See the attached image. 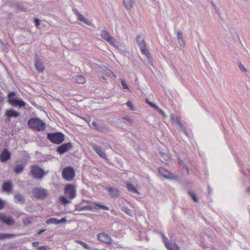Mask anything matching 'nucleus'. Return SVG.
<instances>
[{
    "mask_svg": "<svg viewBox=\"0 0 250 250\" xmlns=\"http://www.w3.org/2000/svg\"><path fill=\"white\" fill-rule=\"evenodd\" d=\"M16 95V92L15 91L10 92L8 95V102L12 105L19 107H22L25 105V103L21 99L19 98H15L14 96Z\"/></svg>",
    "mask_w": 250,
    "mask_h": 250,
    "instance_id": "2",
    "label": "nucleus"
},
{
    "mask_svg": "<svg viewBox=\"0 0 250 250\" xmlns=\"http://www.w3.org/2000/svg\"><path fill=\"white\" fill-rule=\"evenodd\" d=\"M15 236L14 234H8V233H0V240L5 239H8L13 237Z\"/></svg>",
    "mask_w": 250,
    "mask_h": 250,
    "instance_id": "30",
    "label": "nucleus"
},
{
    "mask_svg": "<svg viewBox=\"0 0 250 250\" xmlns=\"http://www.w3.org/2000/svg\"><path fill=\"white\" fill-rule=\"evenodd\" d=\"M98 239L99 241L105 243H110L111 241L110 237L105 233H101L97 235Z\"/></svg>",
    "mask_w": 250,
    "mask_h": 250,
    "instance_id": "17",
    "label": "nucleus"
},
{
    "mask_svg": "<svg viewBox=\"0 0 250 250\" xmlns=\"http://www.w3.org/2000/svg\"><path fill=\"white\" fill-rule=\"evenodd\" d=\"M171 119L172 121V122L174 123L176 125L180 122L179 118L177 116H175L174 114H171L170 116Z\"/></svg>",
    "mask_w": 250,
    "mask_h": 250,
    "instance_id": "34",
    "label": "nucleus"
},
{
    "mask_svg": "<svg viewBox=\"0 0 250 250\" xmlns=\"http://www.w3.org/2000/svg\"><path fill=\"white\" fill-rule=\"evenodd\" d=\"M72 148V145L71 143H64L59 146L57 151L60 154H63Z\"/></svg>",
    "mask_w": 250,
    "mask_h": 250,
    "instance_id": "11",
    "label": "nucleus"
},
{
    "mask_svg": "<svg viewBox=\"0 0 250 250\" xmlns=\"http://www.w3.org/2000/svg\"><path fill=\"white\" fill-rule=\"evenodd\" d=\"M163 240L165 243V245L167 244L169 242V240L166 237H165L164 239H163Z\"/></svg>",
    "mask_w": 250,
    "mask_h": 250,
    "instance_id": "54",
    "label": "nucleus"
},
{
    "mask_svg": "<svg viewBox=\"0 0 250 250\" xmlns=\"http://www.w3.org/2000/svg\"><path fill=\"white\" fill-rule=\"evenodd\" d=\"M13 185L12 181L7 180L5 182L2 186L3 191L10 193L12 190Z\"/></svg>",
    "mask_w": 250,
    "mask_h": 250,
    "instance_id": "18",
    "label": "nucleus"
},
{
    "mask_svg": "<svg viewBox=\"0 0 250 250\" xmlns=\"http://www.w3.org/2000/svg\"><path fill=\"white\" fill-rule=\"evenodd\" d=\"M175 32L177 34L178 42L181 47L184 48L185 46V42L183 37L182 33L179 30H175Z\"/></svg>",
    "mask_w": 250,
    "mask_h": 250,
    "instance_id": "19",
    "label": "nucleus"
},
{
    "mask_svg": "<svg viewBox=\"0 0 250 250\" xmlns=\"http://www.w3.org/2000/svg\"><path fill=\"white\" fill-rule=\"evenodd\" d=\"M76 242L80 244V245H81L82 246L83 245V242L81 241V240H76Z\"/></svg>",
    "mask_w": 250,
    "mask_h": 250,
    "instance_id": "58",
    "label": "nucleus"
},
{
    "mask_svg": "<svg viewBox=\"0 0 250 250\" xmlns=\"http://www.w3.org/2000/svg\"><path fill=\"white\" fill-rule=\"evenodd\" d=\"M93 149L95 152L100 157L104 160H107V156L106 153L102 150L101 147L96 145H94L92 146Z\"/></svg>",
    "mask_w": 250,
    "mask_h": 250,
    "instance_id": "13",
    "label": "nucleus"
},
{
    "mask_svg": "<svg viewBox=\"0 0 250 250\" xmlns=\"http://www.w3.org/2000/svg\"><path fill=\"white\" fill-rule=\"evenodd\" d=\"M141 51L142 53L145 55L147 57V58L151 56L149 52V51L146 48V46L142 47L141 48Z\"/></svg>",
    "mask_w": 250,
    "mask_h": 250,
    "instance_id": "32",
    "label": "nucleus"
},
{
    "mask_svg": "<svg viewBox=\"0 0 250 250\" xmlns=\"http://www.w3.org/2000/svg\"><path fill=\"white\" fill-rule=\"evenodd\" d=\"M28 127L35 131H43L45 128V123L39 118H32L27 122Z\"/></svg>",
    "mask_w": 250,
    "mask_h": 250,
    "instance_id": "1",
    "label": "nucleus"
},
{
    "mask_svg": "<svg viewBox=\"0 0 250 250\" xmlns=\"http://www.w3.org/2000/svg\"><path fill=\"white\" fill-rule=\"evenodd\" d=\"M0 219L6 225L12 226L14 224V221L11 217H6L5 216H1Z\"/></svg>",
    "mask_w": 250,
    "mask_h": 250,
    "instance_id": "22",
    "label": "nucleus"
},
{
    "mask_svg": "<svg viewBox=\"0 0 250 250\" xmlns=\"http://www.w3.org/2000/svg\"><path fill=\"white\" fill-rule=\"evenodd\" d=\"M75 13L77 15V16L78 17V19L80 21L84 22V23H85L86 24H87V25H89V26H90L92 24V23L91 21H88L87 19H86L84 17V16L83 15H82L81 14H80V13H79L78 11L75 10Z\"/></svg>",
    "mask_w": 250,
    "mask_h": 250,
    "instance_id": "21",
    "label": "nucleus"
},
{
    "mask_svg": "<svg viewBox=\"0 0 250 250\" xmlns=\"http://www.w3.org/2000/svg\"><path fill=\"white\" fill-rule=\"evenodd\" d=\"M64 192L66 196L70 199H73L76 196V188L74 185L66 184L64 187Z\"/></svg>",
    "mask_w": 250,
    "mask_h": 250,
    "instance_id": "4",
    "label": "nucleus"
},
{
    "mask_svg": "<svg viewBox=\"0 0 250 250\" xmlns=\"http://www.w3.org/2000/svg\"><path fill=\"white\" fill-rule=\"evenodd\" d=\"M74 82L78 83H84L85 82V78L82 75H77L72 77Z\"/></svg>",
    "mask_w": 250,
    "mask_h": 250,
    "instance_id": "25",
    "label": "nucleus"
},
{
    "mask_svg": "<svg viewBox=\"0 0 250 250\" xmlns=\"http://www.w3.org/2000/svg\"><path fill=\"white\" fill-rule=\"evenodd\" d=\"M135 0H124V4L127 10H130L133 6Z\"/></svg>",
    "mask_w": 250,
    "mask_h": 250,
    "instance_id": "26",
    "label": "nucleus"
},
{
    "mask_svg": "<svg viewBox=\"0 0 250 250\" xmlns=\"http://www.w3.org/2000/svg\"><path fill=\"white\" fill-rule=\"evenodd\" d=\"M33 193L35 198L43 200L48 196L47 190L42 188H35L33 189Z\"/></svg>",
    "mask_w": 250,
    "mask_h": 250,
    "instance_id": "7",
    "label": "nucleus"
},
{
    "mask_svg": "<svg viewBox=\"0 0 250 250\" xmlns=\"http://www.w3.org/2000/svg\"><path fill=\"white\" fill-rule=\"evenodd\" d=\"M96 206L104 210H108L109 209L108 207L103 205L97 204Z\"/></svg>",
    "mask_w": 250,
    "mask_h": 250,
    "instance_id": "41",
    "label": "nucleus"
},
{
    "mask_svg": "<svg viewBox=\"0 0 250 250\" xmlns=\"http://www.w3.org/2000/svg\"><path fill=\"white\" fill-rule=\"evenodd\" d=\"M165 246L168 250H172L177 246L176 243L170 242L169 241L167 244H165Z\"/></svg>",
    "mask_w": 250,
    "mask_h": 250,
    "instance_id": "31",
    "label": "nucleus"
},
{
    "mask_svg": "<svg viewBox=\"0 0 250 250\" xmlns=\"http://www.w3.org/2000/svg\"><path fill=\"white\" fill-rule=\"evenodd\" d=\"M92 208V207L90 206H86L81 208H80L79 209V211L82 210H91Z\"/></svg>",
    "mask_w": 250,
    "mask_h": 250,
    "instance_id": "38",
    "label": "nucleus"
},
{
    "mask_svg": "<svg viewBox=\"0 0 250 250\" xmlns=\"http://www.w3.org/2000/svg\"><path fill=\"white\" fill-rule=\"evenodd\" d=\"M34 21H35V25L37 27H38L40 24V21L39 19H38L37 18H36Z\"/></svg>",
    "mask_w": 250,
    "mask_h": 250,
    "instance_id": "47",
    "label": "nucleus"
},
{
    "mask_svg": "<svg viewBox=\"0 0 250 250\" xmlns=\"http://www.w3.org/2000/svg\"><path fill=\"white\" fill-rule=\"evenodd\" d=\"M60 201L62 205H65L70 203V201H69L66 197L62 196L60 197Z\"/></svg>",
    "mask_w": 250,
    "mask_h": 250,
    "instance_id": "33",
    "label": "nucleus"
},
{
    "mask_svg": "<svg viewBox=\"0 0 250 250\" xmlns=\"http://www.w3.org/2000/svg\"><path fill=\"white\" fill-rule=\"evenodd\" d=\"M62 178L67 181L72 180L75 177V171L71 167H67L63 168L62 171Z\"/></svg>",
    "mask_w": 250,
    "mask_h": 250,
    "instance_id": "6",
    "label": "nucleus"
},
{
    "mask_svg": "<svg viewBox=\"0 0 250 250\" xmlns=\"http://www.w3.org/2000/svg\"><path fill=\"white\" fill-rule=\"evenodd\" d=\"M122 210L126 213L127 215L131 216V210L126 207H124L122 208Z\"/></svg>",
    "mask_w": 250,
    "mask_h": 250,
    "instance_id": "39",
    "label": "nucleus"
},
{
    "mask_svg": "<svg viewBox=\"0 0 250 250\" xmlns=\"http://www.w3.org/2000/svg\"><path fill=\"white\" fill-rule=\"evenodd\" d=\"M238 67L239 69L244 73L247 72V69L244 67L241 62L238 63Z\"/></svg>",
    "mask_w": 250,
    "mask_h": 250,
    "instance_id": "36",
    "label": "nucleus"
},
{
    "mask_svg": "<svg viewBox=\"0 0 250 250\" xmlns=\"http://www.w3.org/2000/svg\"><path fill=\"white\" fill-rule=\"evenodd\" d=\"M179 163L180 165L182 166V165L183 164L182 161L179 160Z\"/></svg>",
    "mask_w": 250,
    "mask_h": 250,
    "instance_id": "64",
    "label": "nucleus"
},
{
    "mask_svg": "<svg viewBox=\"0 0 250 250\" xmlns=\"http://www.w3.org/2000/svg\"><path fill=\"white\" fill-rule=\"evenodd\" d=\"M5 100V97L3 96L2 92H0V104L2 103Z\"/></svg>",
    "mask_w": 250,
    "mask_h": 250,
    "instance_id": "46",
    "label": "nucleus"
},
{
    "mask_svg": "<svg viewBox=\"0 0 250 250\" xmlns=\"http://www.w3.org/2000/svg\"><path fill=\"white\" fill-rule=\"evenodd\" d=\"M126 188L127 190L130 192L136 193L137 194H140V193L137 189V188L132 184L130 183H127L126 184Z\"/></svg>",
    "mask_w": 250,
    "mask_h": 250,
    "instance_id": "27",
    "label": "nucleus"
},
{
    "mask_svg": "<svg viewBox=\"0 0 250 250\" xmlns=\"http://www.w3.org/2000/svg\"><path fill=\"white\" fill-rule=\"evenodd\" d=\"M183 167H185V168L186 169V170H187V172H188V167H187V166H186V165H185L183 166Z\"/></svg>",
    "mask_w": 250,
    "mask_h": 250,
    "instance_id": "62",
    "label": "nucleus"
},
{
    "mask_svg": "<svg viewBox=\"0 0 250 250\" xmlns=\"http://www.w3.org/2000/svg\"><path fill=\"white\" fill-rule=\"evenodd\" d=\"M150 106L153 108H154L155 109L157 110L158 111H161V109H160L158 105L155 104H150Z\"/></svg>",
    "mask_w": 250,
    "mask_h": 250,
    "instance_id": "44",
    "label": "nucleus"
},
{
    "mask_svg": "<svg viewBox=\"0 0 250 250\" xmlns=\"http://www.w3.org/2000/svg\"><path fill=\"white\" fill-rule=\"evenodd\" d=\"M160 234H161L163 239H164L166 237L164 233L160 232Z\"/></svg>",
    "mask_w": 250,
    "mask_h": 250,
    "instance_id": "63",
    "label": "nucleus"
},
{
    "mask_svg": "<svg viewBox=\"0 0 250 250\" xmlns=\"http://www.w3.org/2000/svg\"><path fill=\"white\" fill-rule=\"evenodd\" d=\"M172 250H180L178 246H176L175 248L173 249Z\"/></svg>",
    "mask_w": 250,
    "mask_h": 250,
    "instance_id": "61",
    "label": "nucleus"
},
{
    "mask_svg": "<svg viewBox=\"0 0 250 250\" xmlns=\"http://www.w3.org/2000/svg\"><path fill=\"white\" fill-rule=\"evenodd\" d=\"M32 246L34 247H37L39 244V242L35 241L32 243Z\"/></svg>",
    "mask_w": 250,
    "mask_h": 250,
    "instance_id": "52",
    "label": "nucleus"
},
{
    "mask_svg": "<svg viewBox=\"0 0 250 250\" xmlns=\"http://www.w3.org/2000/svg\"><path fill=\"white\" fill-rule=\"evenodd\" d=\"M19 112L13 109H9L6 111L5 115L8 117H17L20 116Z\"/></svg>",
    "mask_w": 250,
    "mask_h": 250,
    "instance_id": "23",
    "label": "nucleus"
},
{
    "mask_svg": "<svg viewBox=\"0 0 250 250\" xmlns=\"http://www.w3.org/2000/svg\"><path fill=\"white\" fill-rule=\"evenodd\" d=\"M107 71H108L107 73H108L109 74H111L112 75H113V72L111 71H110V70H109V69H107ZM114 76L115 77H116V75H114Z\"/></svg>",
    "mask_w": 250,
    "mask_h": 250,
    "instance_id": "60",
    "label": "nucleus"
},
{
    "mask_svg": "<svg viewBox=\"0 0 250 250\" xmlns=\"http://www.w3.org/2000/svg\"><path fill=\"white\" fill-rule=\"evenodd\" d=\"M30 173L34 178L38 179H42L46 174L43 169L37 165L31 167Z\"/></svg>",
    "mask_w": 250,
    "mask_h": 250,
    "instance_id": "5",
    "label": "nucleus"
},
{
    "mask_svg": "<svg viewBox=\"0 0 250 250\" xmlns=\"http://www.w3.org/2000/svg\"><path fill=\"white\" fill-rule=\"evenodd\" d=\"M46 231V229H41L39 231H38L37 232V234L39 235H40L43 232H44L45 231Z\"/></svg>",
    "mask_w": 250,
    "mask_h": 250,
    "instance_id": "53",
    "label": "nucleus"
},
{
    "mask_svg": "<svg viewBox=\"0 0 250 250\" xmlns=\"http://www.w3.org/2000/svg\"><path fill=\"white\" fill-rule=\"evenodd\" d=\"M47 138L54 144H60L64 140V135L61 132L49 133Z\"/></svg>",
    "mask_w": 250,
    "mask_h": 250,
    "instance_id": "3",
    "label": "nucleus"
},
{
    "mask_svg": "<svg viewBox=\"0 0 250 250\" xmlns=\"http://www.w3.org/2000/svg\"><path fill=\"white\" fill-rule=\"evenodd\" d=\"M92 125L94 129L103 132L104 133H109L111 132V129L105 124L102 123H98L96 122H93Z\"/></svg>",
    "mask_w": 250,
    "mask_h": 250,
    "instance_id": "9",
    "label": "nucleus"
},
{
    "mask_svg": "<svg viewBox=\"0 0 250 250\" xmlns=\"http://www.w3.org/2000/svg\"><path fill=\"white\" fill-rule=\"evenodd\" d=\"M137 42L138 45L140 46V48L146 46L145 41L142 39L140 35H138L137 37Z\"/></svg>",
    "mask_w": 250,
    "mask_h": 250,
    "instance_id": "28",
    "label": "nucleus"
},
{
    "mask_svg": "<svg viewBox=\"0 0 250 250\" xmlns=\"http://www.w3.org/2000/svg\"><path fill=\"white\" fill-rule=\"evenodd\" d=\"M100 36L103 39L111 45L113 46L118 50H120L119 46L115 44V40L110 35L109 33L105 30H102L100 33Z\"/></svg>",
    "mask_w": 250,
    "mask_h": 250,
    "instance_id": "8",
    "label": "nucleus"
},
{
    "mask_svg": "<svg viewBox=\"0 0 250 250\" xmlns=\"http://www.w3.org/2000/svg\"><path fill=\"white\" fill-rule=\"evenodd\" d=\"M159 112H160L164 117H167V115L165 114V112H164V111L163 110L161 109V111H159Z\"/></svg>",
    "mask_w": 250,
    "mask_h": 250,
    "instance_id": "55",
    "label": "nucleus"
},
{
    "mask_svg": "<svg viewBox=\"0 0 250 250\" xmlns=\"http://www.w3.org/2000/svg\"><path fill=\"white\" fill-rule=\"evenodd\" d=\"M168 151L167 148L159 149V154L160 155L161 161L167 164H169L170 161V155Z\"/></svg>",
    "mask_w": 250,
    "mask_h": 250,
    "instance_id": "10",
    "label": "nucleus"
},
{
    "mask_svg": "<svg viewBox=\"0 0 250 250\" xmlns=\"http://www.w3.org/2000/svg\"><path fill=\"white\" fill-rule=\"evenodd\" d=\"M38 250H50V249L47 246H40L38 248Z\"/></svg>",
    "mask_w": 250,
    "mask_h": 250,
    "instance_id": "45",
    "label": "nucleus"
},
{
    "mask_svg": "<svg viewBox=\"0 0 250 250\" xmlns=\"http://www.w3.org/2000/svg\"><path fill=\"white\" fill-rule=\"evenodd\" d=\"M76 242L80 244V245H81L82 246L83 245V242L81 241V240H76Z\"/></svg>",
    "mask_w": 250,
    "mask_h": 250,
    "instance_id": "56",
    "label": "nucleus"
},
{
    "mask_svg": "<svg viewBox=\"0 0 250 250\" xmlns=\"http://www.w3.org/2000/svg\"><path fill=\"white\" fill-rule=\"evenodd\" d=\"M121 83L122 85L123 86V89H126L129 90V87H128V85H127L125 81H124V80H121Z\"/></svg>",
    "mask_w": 250,
    "mask_h": 250,
    "instance_id": "40",
    "label": "nucleus"
},
{
    "mask_svg": "<svg viewBox=\"0 0 250 250\" xmlns=\"http://www.w3.org/2000/svg\"><path fill=\"white\" fill-rule=\"evenodd\" d=\"M211 4H212V5L213 6V7L214 8L215 10V11L218 13L219 10L217 8V7L216 6V5L214 4V3L212 1H211Z\"/></svg>",
    "mask_w": 250,
    "mask_h": 250,
    "instance_id": "51",
    "label": "nucleus"
},
{
    "mask_svg": "<svg viewBox=\"0 0 250 250\" xmlns=\"http://www.w3.org/2000/svg\"><path fill=\"white\" fill-rule=\"evenodd\" d=\"M147 59L148 60V63L151 65H153L152 58H151V56L148 57Z\"/></svg>",
    "mask_w": 250,
    "mask_h": 250,
    "instance_id": "48",
    "label": "nucleus"
},
{
    "mask_svg": "<svg viewBox=\"0 0 250 250\" xmlns=\"http://www.w3.org/2000/svg\"><path fill=\"white\" fill-rule=\"evenodd\" d=\"M82 246L85 248V249L86 250H89L90 249V247L88 246V245L87 244H86L85 243L83 242Z\"/></svg>",
    "mask_w": 250,
    "mask_h": 250,
    "instance_id": "50",
    "label": "nucleus"
},
{
    "mask_svg": "<svg viewBox=\"0 0 250 250\" xmlns=\"http://www.w3.org/2000/svg\"><path fill=\"white\" fill-rule=\"evenodd\" d=\"M109 195L112 197H117L120 195V191L116 188L110 187L107 188Z\"/></svg>",
    "mask_w": 250,
    "mask_h": 250,
    "instance_id": "20",
    "label": "nucleus"
},
{
    "mask_svg": "<svg viewBox=\"0 0 250 250\" xmlns=\"http://www.w3.org/2000/svg\"><path fill=\"white\" fill-rule=\"evenodd\" d=\"M10 152L6 148H5L0 155V160L1 162H6L10 159Z\"/></svg>",
    "mask_w": 250,
    "mask_h": 250,
    "instance_id": "15",
    "label": "nucleus"
},
{
    "mask_svg": "<svg viewBox=\"0 0 250 250\" xmlns=\"http://www.w3.org/2000/svg\"><path fill=\"white\" fill-rule=\"evenodd\" d=\"M4 202L0 199V209H2L4 207Z\"/></svg>",
    "mask_w": 250,
    "mask_h": 250,
    "instance_id": "49",
    "label": "nucleus"
},
{
    "mask_svg": "<svg viewBox=\"0 0 250 250\" xmlns=\"http://www.w3.org/2000/svg\"><path fill=\"white\" fill-rule=\"evenodd\" d=\"M24 166L22 165H16L14 168V172L17 174L21 173L24 169Z\"/></svg>",
    "mask_w": 250,
    "mask_h": 250,
    "instance_id": "29",
    "label": "nucleus"
},
{
    "mask_svg": "<svg viewBox=\"0 0 250 250\" xmlns=\"http://www.w3.org/2000/svg\"><path fill=\"white\" fill-rule=\"evenodd\" d=\"M158 171L165 178L170 179H174V177L173 174L163 167H160L158 168Z\"/></svg>",
    "mask_w": 250,
    "mask_h": 250,
    "instance_id": "16",
    "label": "nucleus"
},
{
    "mask_svg": "<svg viewBox=\"0 0 250 250\" xmlns=\"http://www.w3.org/2000/svg\"><path fill=\"white\" fill-rule=\"evenodd\" d=\"M67 221L66 218L65 217H63L60 220L56 218H51L48 219L46 220V223L47 224H54L55 225H58L61 223H64Z\"/></svg>",
    "mask_w": 250,
    "mask_h": 250,
    "instance_id": "14",
    "label": "nucleus"
},
{
    "mask_svg": "<svg viewBox=\"0 0 250 250\" xmlns=\"http://www.w3.org/2000/svg\"><path fill=\"white\" fill-rule=\"evenodd\" d=\"M126 104L132 110H134V106L130 101H127V103H126Z\"/></svg>",
    "mask_w": 250,
    "mask_h": 250,
    "instance_id": "42",
    "label": "nucleus"
},
{
    "mask_svg": "<svg viewBox=\"0 0 250 250\" xmlns=\"http://www.w3.org/2000/svg\"><path fill=\"white\" fill-rule=\"evenodd\" d=\"M188 195L192 198L194 202L198 203L199 201L198 198L196 197V195L192 191H188Z\"/></svg>",
    "mask_w": 250,
    "mask_h": 250,
    "instance_id": "35",
    "label": "nucleus"
},
{
    "mask_svg": "<svg viewBox=\"0 0 250 250\" xmlns=\"http://www.w3.org/2000/svg\"><path fill=\"white\" fill-rule=\"evenodd\" d=\"M35 66L36 70L39 72H43L45 69L44 66L37 54L35 56Z\"/></svg>",
    "mask_w": 250,
    "mask_h": 250,
    "instance_id": "12",
    "label": "nucleus"
},
{
    "mask_svg": "<svg viewBox=\"0 0 250 250\" xmlns=\"http://www.w3.org/2000/svg\"><path fill=\"white\" fill-rule=\"evenodd\" d=\"M14 201L16 203H20L21 204H23L25 202V199L21 194L17 193L14 196Z\"/></svg>",
    "mask_w": 250,
    "mask_h": 250,
    "instance_id": "24",
    "label": "nucleus"
},
{
    "mask_svg": "<svg viewBox=\"0 0 250 250\" xmlns=\"http://www.w3.org/2000/svg\"><path fill=\"white\" fill-rule=\"evenodd\" d=\"M150 106L153 108H154L155 109L157 110L158 111H161V109H160L158 105L155 104H150Z\"/></svg>",
    "mask_w": 250,
    "mask_h": 250,
    "instance_id": "43",
    "label": "nucleus"
},
{
    "mask_svg": "<svg viewBox=\"0 0 250 250\" xmlns=\"http://www.w3.org/2000/svg\"><path fill=\"white\" fill-rule=\"evenodd\" d=\"M76 242L80 244V245H81L82 246L83 245V242L81 241V240H76Z\"/></svg>",
    "mask_w": 250,
    "mask_h": 250,
    "instance_id": "57",
    "label": "nucleus"
},
{
    "mask_svg": "<svg viewBox=\"0 0 250 250\" xmlns=\"http://www.w3.org/2000/svg\"><path fill=\"white\" fill-rule=\"evenodd\" d=\"M177 125L178 126L179 129H180L181 131H183L185 133H186V128L181 122H179L177 124Z\"/></svg>",
    "mask_w": 250,
    "mask_h": 250,
    "instance_id": "37",
    "label": "nucleus"
},
{
    "mask_svg": "<svg viewBox=\"0 0 250 250\" xmlns=\"http://www.w3.org/2000/svg\"><path fill=\"white\" fill-rule=\"evenodd\" d=\"M146 102L150 105V104H153V103L150 102L148 101V99H146Z\"/></svg>",
    "mask_w": 250,
    "mask_h": 250,
    "instance_id": "59",
    "label": "nucleus"
}]
</instances>
